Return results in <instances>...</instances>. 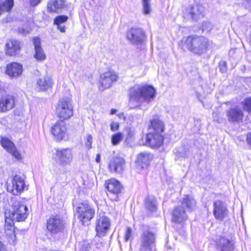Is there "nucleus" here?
<instances>
[{"instance_id": "31", "label": "nucleus", "mask_w": 251, "mask_h": 251, "mask_svg": "<svg viewBox=\"0 0 251 251\" xmlns=\"http://www.w3.org/2000/svg\"><path fill=\"white\" fill-rule=\"evenodd\" d=\"M145 204L146 208L150 211L153 212L156 210V201L153 196H148L145 200Z\"/></svg>"}, {"instance_id": "3", "label": "nucleus", "mask_w": 251, "mask_h": 251, "mask_svg": "<svg viewBox=\"0 0 251 251\" xmlns=\"http://www.w3.org/2000/svg\"><path fill=\"white\" fill-rule=\"evenodd\" d=\"M196 201L191 197L185 196L182 199L181 204L176 207L172 213V221L176 223H181L185 221L188 216L184 209L185 206L188 210H193L196 207Z\"/></svg>"}, {"instance_id": "27", "label": "nucleus", "mask_w": 251, "mask_h": 251, "mask_svg": "<svg viewBox=\"0 0 251 251\" xmlns=\"http://www.w3.org/2000/svg\"><path fill=\"white\" fill-rule=\"evenodd\" d=\"M52 85V80L48 76L40 78L37 80V88L39 91H46L51 88Z\"/></svg>"}, {"instance_id": "6", "label": "nucleus", "mask_w": 251, "mask_h": 251, "mask_svg": "<svg viewBox=\"0 0 251 251\" xmlns=\"http://www.w3.org/2000/svg\"><path fill=\"white\" fill-rule=\"evenodd\" d=\"M76 213L82 224L85 225L94 217L95 210L94 206L85 201L78 203L76 207Z\"/></svg>"}, {"instance_id": "36", "label": "nucleus", "mask_w": 251, "mask_h": 251, "mask_svg": "<svg viewBox=\"0 0 251 251\" xmlns=\"http://www.w3.org/2000/svg\"><path fill=\"white\" fill-rule=\"evenodd\" d=\"M123 139V134L118 132L113 134L111 137V143L113 145L116 146L119 144Z\"/></svg>"}, {"instance_id": "16", "label": "nucleus", "mask_w": 251, "mask_h": 251, "mask_svg": "<svg viewBox=\"0 0 251 251\" xmlns=\"http://www.w3.org/2000/svg\"><path fill=\"white\" fill-rule=\"evenodd\" d=\"M110 226V220L108 217H100L96 221V230L97 235L99 237L104 236Z\"/></svg>"}, {"instance_id": "14", "label": "nucleus", "mask_w": 251, "mask_h": 251, "mask_svg": "<svg viewBox=\"0 0 251 251\" xmlns=\"http://www.w3.org/2000/svg\"><path fill=\"white\" fill-rule=\"evenodd\" d=\"M204 7L201 5L192 6L186 10L184 14L187 18L197 21L204 16Z\"/></svg>"}, {"instance_id": "48", "label": "nucleus", "mask_w": 251, "mask_h": 251, "mask_svg": "<svg viewBox=\"0 0 251 251\" xmlns=\"http://www.w3.org/2000/svg\"><path fill=\"white\" fill-rule=\"evenodd\" d=\"M19 32L24 35H26L28 33V31L23 28H19Z\"/></svg>"}, {"instance_id": "10", "label": "nucleus", "mask_w": 251, "mask_h": 251, "mask_svg": "<svg viewBox=\"0 0 251 251\" xmlns=\"http://www.w3.org/2000/svg\"><path fill=\"white\" fill-rule=\"evenodd\" d=\"M64 225V221L61 218L52 216L47 221V228L52 234H56L63 230Z\"/></svg>"}, {"instance_id": "24", "label": "nucleus", "mask_w": 251, "mask_h": 251, "mask_svg": "<svg viewBox=\"0 0 251 251\" xmlns=\"http://www.w3.org/2000/svg\"><path fill=\"white\" fill-rule=\"evenodd\" d=\"M217 247L219 251H233L234 243L227 238L221 237L217 242Z\"/></svg>"}, {"instance_id": "44", "label": "nucleus", "mask_w": 251, "mask_h": 251, "mask_svg": "<svg viewBox=\"0 0 251 251\" xmlns=\"http://www.w3.org/2000/svg\"><path fill=\"white\" fill-rule=\"evenodd\" d=\"M119 128V124L118 122H112L110 124V129L112 131H116Z\"/></svg>"}, {"instance_id": "35", "label": "nucleus", "mask_w": 251, "mask_h": 251, "mask_svg": "<svg viewBox=\"0 0 251 251\" xmlns=\"http://www.w3.org/2000/svg\"><path fill=\"white\" fill-rule=\"evenodd\" d=\"M1 144L4 149L8 152L15 147L14 143L6 138H3L1 140Z\"/></svg>"}, {"instance_id": "34", "label": "nucleus", "mask_w": 251, "mask_h": 251, "mask_svg": "<svg viewBox=\"0 0 251 251\" xmlns=\"http://www.w3.org/2000/svg\"><path fill=\"white\" fill-rule=\"evenodd\" d=\"M175 153L178 157L186 158L188 156L189 151L188 148L181 147L178 149H176Z\"/></svg>"}, {"instance_id": "18", "label": "nucleus", "mask_w": 251, "mask_h": 251, "mask_svg": "<svg viewBox=\"0 0 251 251\" xmlns=\"http://www.w3.org/2000/svg\"><path fill=\"white\" fill-rule=\"evenodd\" d=\"M226 117L229 122L239 123L244 117L243 110L238 107H233L226 111Z\"/></svg>"}, {"instance_id": "23", "label": "nucleus", "mask_w": 251, "mask_h": 251, "mask_svg": "<svg viewBox=\"0 0 251 251\" xmlns=\"http://www.w3.org/2000/svg\"><path fill=\"white\" fill-rule=\"evenodd\" d=\"M23 72V66L17 62H12L6 66V73L10 77H17Z\"/></svg>"}, {"instance_id": "41", "label": "nucleus", "mask_w": 251, "mask_h": 251, "mask_svg": "<svg viewBox=\"0 0 251 251\" xmlns=\"http://www.w3.org/2000/svg\"><path fill=\"white\" fill-rule=\"evenodd\" d=\"M133 239L132 229L130 227H127L125 234V240L127 242L130 239Z\"/></svg>"}, {"instance_id": "13", "label": "nucleus", "mask_w": 251, "mask_h": 251, "mask_svg": "<svg viewBox=\"0 0 251 251\" xmlns=\"http://www.w3.org/2000/svg\"><path fill=\"white\" fill-rule=\"evenodd\" d=\"M213 207V215L216 220L221 221L226 217L228 209L223 201L220 200L214 201Z\"/></svg>"}, {"instance_id": "52", "label": "nucleus", "mask_w": 251, "mask_h": 251, "mask_svg": "<svg viewBox=\"0 0 251 251\" xmlns=\"http://www.w3.org/2000/svg\"><path fill=\"white\" fill-rule=\"evenodd\" d=\"M197 97L198 99L200 100V94L197 93Z\"/></svg>"}, {"instance_id": "17", "label": "nucleus", "mask_w": 251, "mask_h": 251, "mask_svg": "<svg viewBox=\"0 0 251 251\" xmlns=\"http://www.w3.org/2000/svg\"><path fill=\"white\" fill-rule=\"evenodd\" d=\"M51 133L58 140H62L66 132V124L63 120L56 122L51 127Z\"/></svg>"}, {"instance_id": "11", "label": "nucleus", "mask_w": 251, "mask_h": 251, "mask_svg": "<svg viewBox=\"0 0 251 251\" xmlns=\"http://www.w3.org/2000/svg\"><path fill=\"white\" fill-rule=\"evenodd\" d=\"M117 79L118 75L113 71H109L102 73L100 78V89L103 90L109 88Z\"/></svg>"}, {"instance_id": "19", "label": "nucleus", "mask_w": 251, "mask_h": 251, "mask_svg": "<svg viewBox=\"0 0 251 251\" xmlns=\"http://www.w3.org/2000/svg\"><path fill=\"white\" fill-rule=\"evenodd\" d=\"M105 185L109 194L114 195L115 198L114 199L117 201L118 195L121 192L123 188L120 182L114 178L110 179L106 182Z\"/></svg>"}, {"instance_id": "42", "label": "nucleus", "mask_w": 251, "mask_h": 251, "mask_svg": "<svg viewBox=\"0 0 251 251\" xmlns=\"http://www.w3.org/2000/svg\"><path fill=\"white\" fill-rule=\"evenodd\" d=\"M9 152L12 155V156H13L17 159L20 160L21 159V153L17 150L15 146L14 148H13L12 149L10 150Z\"/></svg>"}, {"instance_id": "21", "label": "nucleus", "mask_w": 251, "mask_h": 251, "mask_svg": "<svg viewBox=\"0 0 251 251\" xmlns=\"http://www.w3.org/2000/svg\"><path fill=\"white\" fill-rule=\"evenodd\" d=\"M21 49L20 42L15 39L9 40L5 45L6 54L13 56L19 52Z\"/></svg>"}, {"instance_id": "47", "label": "nucleus", "mask_w": 251, "mask_h": 251, "mask_svg": "<svg viewBox=\"0 0 251 251\" xmlns=\"http://www.w3.org/2000/svg\"><path fill=\"white\" fill-rule=\"evenodd\" d=\"M247 142L248 144L251 146V132L247 135Z\"/></svg>"}, {"instance_id": "46", "label": "nucleus", "mask_w": 251, "mask_h": 251, "mask_svg": "<svg viewBox=\"0 0 251 251\" xmlns=\"http://www.w3.org/2000/svg\"><path fill=\"white\" fill-rule=\"evenodd\" d=\"M42 0H29V3L32 6H35L39 4Z\"/></svg>"}, {"instance_id": "43", "label": "nucleus", "mask_w": 251, "mask_h": 251, "mask_svg": "<svg viewBox=\"0 0 251 251\" xmlns=\"http://www.w3.org/2000/svg\"><path fill=\"white\" fill-rule=\"evenodd\" d=\"M92 136L90 134H88L86 136V141L85 143V146L88 149H90L92 148Z\"/></svg>"}, {"instance_id": "40", "label": "nucleus", "mask_w": 251, "mask_h": 251, "mask_svg": "<svg viewBox=\"0 0 251 251\" xmlns=\"http://www.w3.org/2000/svg\"><path fill=\"white\" fill-rule=\"evenodd\" d=\"M5 233L12 242H14L15 241L16 235L15 234L14 229H11L9 228L8 230H5Z\"/></svg>"}, {"instance_id": "26", "label": "nucleus", "mask_w": 251, "mask_h": 251, "mask_svg": "<svg viewBox=\"0 0 251 251\" xmlns=\"http://www.w3.org/2000/svg\"><path fill=\"white\" fill-rule=\"evenodd\" d=\"M125 161L124 158L116 157L109 163V167L111 171L121 173L124 167Z\"/></svg>"}, {"instance_id": "38", "label": "nucleus", "mask_w": 251, "mask_h": 251, "mask_svg": "<svg viewBox=\"0 0 251 251\" xmlns=\"http://www.w3.org/2000/svg\"><path fill=\"white\" fill-rule=\"evenodd\" d=\"M143 13L145 15L149 14L151 11L150 0H142Z\"/></svg>"}, {"instance_id": "22", "label": "nucleus", "mask_w": 251, "mask_h": 251, "mask_svg": "<svg viewBox=\"0 0 251 251\" xmlns=\"http://www.w3.org/2000/svg\"><path fill=\"white\" fill-rule=\"evenodd\" d=\"M33 42L35 49L34 57L37 60H44L46 58V55L43 49L41 46L40 39L38 37H35L33 38Z\"/></svg>"}, {"instance_id": "12", "label": "nucleus", "mask_w": 251, "mask_h": 251, "mask_svg": "<svg viewBox=\"0 0 251 251\" xmlns=\"http://www.w3.org/2000/svg\"><path fill=\"white\" fill-rule=\"evenodd\" d=\"M25 186L24 178L19 175H15L12 180V183L7 186V191L14 195H18L23 191Z\"/></svg>"}, {"instance_id": "32", "label": "nucleus", "mask_w": 251, "mask_h": 251, "mask_svg": "<svg viewBox=\"0 0 251 251\" xmlns=\"http://www.w3.org/2000/svg\"><path fill=\"white\" fill-rule=\"evenodd\" d=\"M13 0H6L4 2H0V16L5 11H10L13 8Z\"/></svg>"}, {"instance_id": "20", "label": "nucleus", "mask_w": 251, "mask_h": 251, "mask_svg": "<svg viewBox=\"0 0 251 251\" xmlns=\"http://www.w3.org/2000/svg\"><path fill=\"white\" fill-rule=\"evenodd\" d=\"M15 106L13 96L5 95L0 98V112H6L12 109Z\"/></svg>"}, {"instance_id": "8", "label": "nucleus", "mask_w": 251, "mask_h": 251, "mask_svg": "<svg viewBox=\"0 0 251 251\" xmlns=\"http://www.w3.org/2000/svg\"><path fill=\"white\" fill-rule=\"evenodd\" d=\"M73 154L70 148L56 149L55 160L57 164L62 167L70 165L73 161Z\"/></svg>"}, {"instance_id": "29", "label": "nucleus", "mask_w": 251, "mask_h": 251, "mask_svg": "<svg viewBox=\"0 0 251 251\" xmlns=\"http://www.w3.org/2000/svg\"><path fill=\"white\" fill-rule=\"evenodd\" d=\"M151 126L153 131L157 134H162L164 131L165 125L164 123L158 118H154L151 121Z\"/></svg>"}, {"instance_id": "2", "label": "nucleus", "mask_w": 251, "mask_h": 251, "mask_svg": "<svg viewBox=\"0 0 251 251\" xmlns=\"http://www.w3.org/2000/svg\"><path fill=\"white\" fill-rule=\"evenodd\" d=\"M184 45L191 52L200 55L206 52L210 42L203 36L191 35L185 40Z\"/></svg>"}, {"instance_id": "9", "label": "nucleus", "mask_w": 251, "mask_h": 251, "mask_svg": "<svg viewBox=\"0 0 251 251\" xmlns=\"http://www.w3.org/2000/svg\"><path fill=\"white\" fill-rule=\"evenodd\" d=\"M128 40L132 44L139 45L142 44L145 38V33L141 28L132 27L126 32Z\"/></svg>"}, {"instance_id": "15", "label": "nucleus", "mask_w": 251, "mask_h": 251, "mask_svg": "<svg viewBox=\"0 0 251 251\" xmlns=\"http://www.w3.org/2000/svg\"><path fill=\"white\" fill-rule=\"evenodd\" d=\"M145 145L149 146L151 148L160 147L163 143V137L162 134L155 132H150L146 134Z\"/></svg>"}, {"instance_id": "50", "label": "nucleus", "mask_w": 251, "mask_h": 251, "mask_svg": "<svg viewBox=\"0 0 251 251\" xmlns=\"http://www.w3.org/2000/svg\"><path fill=\"white\" fill-rule=\"evenodd\" d=\"M100 160V154H97L96 157V161L97 163H99Z\"/></svg>"}, {"instance_id": "25", "label": "nucleus", "mask_w": 251, "mask_h": 251, "mask_svg": "<svg viewBox=\"0 0 251 251\" xmlns=\"http://www.w3.org/2000/svg\"><path fill=\"white\" fill-rule=\"evenodd\" d=\"M152 158V155L148 152H141L138 155L137 162L142 169L146 168L149 165Z\"/></svg>"}, {"instance_id": "33", "label": "nucleus", "mask_w": 251, "mask_h": 251, "mask_svg": "<svg viewBox=\"0 0 251 251\" xmlns=\"http://www.w3.org/2000/svg\"><path fill=\"white\" fill-rule=\"evenodd\" d=\"M13 220L10 212L6 211L5 213V230H8L9 228L11 229H14Z\"/></svg>"}, {"instance_id": "1", "label": "nucleus", "mask_w": 251, "mask_h": 251, "mask_svg": "<svg viewBox=\"0 0 251 251\" xmlns=\"http://www.w3.org/2000/svg\"><path fill=\"white\" fill-rule=\"evenodd\" d=\"M155 95V89L151 85H134L128 90L129 107L130 109L139 108L143 102L152 101Z\"/></svg>"}, {"instance_id": "49", "label": "nucleus", "mask_w": 251, "mask_h": 251, "mask_svg": "<svg viewBox=\"0 0 251 251\" xmlns=\"http://www.w3.org/2000/svg\"><path fill=\"white\" fill-rule=\"evenodd\" d=\"M0 251H6L5 246L0 241Z\"/></svg>"}, {"instance_id": "5", "label": "nucleus", "mask_w": 251, "mask_h": 251, "mask_svg": "<svg viewBox=\"0 0 251 251\" xmlns=\"http://www.w3.org/2000/svg\"><path fill=\"white\" fill-rule=\"evenodd\" d=\"M155 235L147 226H143L142 233L140 238V251H155Z\"/></svg>"}, {"instance_id": "30", "label": "nucleus", "mask_w": 251, "mask_h": 251, "mask_svg": "<svg viewBox=\"0 0 251 251\" xmlns=\"http://www.w3.org/2000/svg\"><path fill=\"white\" fill-rule=\"evenodd\" d=\"M68 19L66 15H59L56 17L53 20V24L57 26V28L61 32H65V26L63 25Z\"/></svg>"}, {"instance_id": "28", "label": "nucleus", "mask_w": 251, "mask_h": 251, "mask_svg": "<svg viewBox=\"0 0 251 251\" xmlns=\"http://www.w3.org/2000/svg\"><path fill=\"white\" fill-rule=\"evenodd\" d=\"M65 4L64 0H49L47 8L50 12H57L64 7Z\"/></svg>"}, {"instance_id": "37", "label": "nucleus", "mask_w": 251, "mask_h": 251, "mask_svg": "<svg viewBox=\"0 0 251 251\" xmlns=\"http://www.w3.org/2000/svg\"><path fill=\"white\" fill-rule=\"evenodd\" d=\"M241 104L244 111L251 112V97L246 98Z\"/></svg>"}, {"instance_id": "4", "label": "nucleus", "mask_w": 251, "mask_h": 251, "mask_svg": "<svg viewBox=\"0 0 251 251\" xmlns=\"http://www.w3.org/2000/svg\"><path fill=\"white\" fill-rule=\"evenodd\" d=\"M56 115L65 120L70 119L73 115V105L72 99L67 97L59 99L55 106Z\"/></svg>"}, {"instance_id": "45", "label": "nucleus", "mask_w": 251, "mask_h": 251, "mask_svg": "<svg viewBox=\"0 0 251 251\" xmlns=\"http://www.w3.org/2000/svg\"><path fill=\"white\" fill-rule=\"evenodd\" d=\"M219 67L221 72L222 73H225L226 71V63L225 61H222L219 63Z\"/></svg>"}, {"instance_id": "7", "label": "nucleus", "mask_w": 251, "mask_h": 251, "mask_svg": "<svg viewBox=\"0 0 251 251\" xmlns=\"http://www.w3.org/2000/svg\"><path fill=\"white\" fill-rule=\"evenodd\" d=\"M12 211L10 212L13 220L17 222L25 221L28 215L27 207L24 203L19 201H14L12 204Z\"/></svg>"}, {"instance_id": "51", "label": "nucleus", "mask_w": 251, "mask_h": 251, "mask_svg": "<svg viewBox=\"0 0 251 251\" xmlns=\"http://www.w3.org/2000/svg\"><path fill=\"white\" fill-rule=\"evenodd\" d=\"M117 110L115 109H112L110 111V114L113 115L116 113Z\"/></svg>"}, {"instance_id": "39", "label": "nucleus", "mask_w": 251, "mask_h": 251, "mask_svg": "<svg viewBox=\"0 0 251 251\" xmlns=\"http://www.w3.org/2000/svg\"><path fill=\"white\" fill-rule=\"evenodd\" d=\"M213 27V24L210 22H203L202 23V30L210 31Z\"/></svg>"}]
</instances>
